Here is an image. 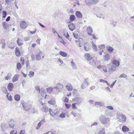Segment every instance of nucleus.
I'll return each mask as SVG.
<instances>
[{
  "mask_svg": "<svg viewBox=\"0 0 134 134\" xmlns=\"http://www.w3.org/2000/svg\"><path fill=\"white\" fill-rule=\"evenodd\" d=\"M106 107L109 109L113 110V107L111 106H107Z\"/></svg>",
  "mask_w": 134,
  "mask_h": 134,
  "instance_id": "e2e57ef3",
  "label": "nucleus"
},
{
  "mask_svg": "<svg viewBox=\"0 0 134 134\" xmlns=\"http://www.w3.org/2000/svg\"><path fill=\"white\" fill-rule=\"evenodd\" d=\"M22 104L23 108L26 111L29 110L32 106L31 104L25 102L22 103Z\"/></svg>",
  "mask_w": 134,
  "mask_h": 134,
  "instance_id": "423d86ee",
  "label": "nucleus"
},
{
  "mask_svg": "<svg viewBox=\"0 0 134 134\" xmlns=\"http://www.w3.org/2000/svg\"><path fill=\"white\" fill-rule=\"evenodd\" d=\"M40 93L41 94H42V93H44L45 92V90L43 88H41V90H40Z\"/></svg>",
  "mask_w": 134,
  "mask_h": 134,
  "instance_id": "13d9d810",
  "label": "nucleus"
},
{
  "mask_svg": "<svg viewBox=\"0 0 134 134\" xmlns=\"http://www.w3.org/2000/svg\"><path fill=\"white\" fill-rule=\"evenodd\" d=\"M57 87H59L60 88L62 89L63 88V86L60 83H58L57 85Z\"/></svg>",
  "mask_w": 134,
  "mask_h": 134,
  "instance_id": "864d4df0",
  "label": "nucleus"
},
{
  "mask_svg": "<svg viewBox=\"0 0 134 134\" xmlns=\"http://www.w3.org/2000/svg\"><path fill=\"white\" fill-rule=\"evenodd\" d=\"M111 64L114 65L109 68V70L110 71H114L115 70L116 67L119 66L120 63L117 60L113 59L111 61Z\"/></svg>",
  "mask_w": 134,
  "mask_h": 134,
  "instance_id": "f257e3e1",
  "label": "nucleus"
},
{
  "mask_svg": "<svg viewBox=\"0 0 134 134\" xmlns=\"http://www.w3.org/2000/svg\"><path fill=\"white\" fill-rule=\"evenodd\" d=\"M65 113H61L60 114L59 117L61 118H64L65 117Z\"/></svg>",
  "mask_w": 134,
  "mask_h": 134,
  "instance_id": "5fc2aeb1",
  "label": "nucleus"
},
{
  "mask_svg": "<svg viewBox=\"0 0 134 134\" xmlns=\"http://www.w3.org/2000/svg\"><path fill=\"white\" fill-rule=\"evenodd\" d=\"M119 78H125L127 79V76L125 74L123 73L121 75L119 76Z\"/></svg>",
  "mask_w": 134,
  "mask_h": 134,
  "instance_id": "a19ab883",
  "label": "nucleus"
},
{
  "mask_svg": "<svg viewBox=\"0 0 134 134\" xmlns=\"http://www.w3.org/2000/svg\"><path fill=\"white\" fill-rule=\"evenodd\" d=\"M21 68V65L20 63H18L17 65V68L18 70H19Z\"/></svg>",
  "mask_w": 134,
  "mask_h": 134,
  "instance_id": "3c124183",
  "label": "nucleus"
},
{
  "mask_svg": "<svg viewBox=\"0 0 134 134\" xmlns=\"http://www.w3.org/2000/svg\"><path fill=\"white\" fill-rule=\"evenodd\" d=\"M118 121L119 122H125L126 120V117L123 114H120L118 115L117 116Z\"/></svg>",
  "mask_w": 134,
  "mask_h": 134,
  "instance_id": "39448f33",
  "label": "nucleus"
},
{
  "mask_svg": "<svg viewBox=\"0 0 134 134\" xmlns=\"http://www.w3.org/2000/svg\"><path fill=\"white\" fill-rule=\"evenodd\" d=\"M84 56L86 59L88 61L91 60L92 58V57L88 53L85 54Z\"/></svg>",
  "mask_w": 134,
  "mask_h": 134,
  "instance_id": "f8f14e48",
  "label": "nucleus"
},
{
  "mask_svg": "<svg viewBox=\"0 0 134 134\" xmlns=\"http://www.w3.org/2000/svg\"><path fill=\"white\" fill-rule=\"evenodd\" d=\"M17 131H16V132H15V131L14 130H13L10 132V134H17Z\"/></svg>",
  "mask_w": 134,
  "mask_h": 134,
  "instance_id": "69168bd1",
  "label": "nucleus"
},
{
  "mask_svg": "<svg viewBox=\"0 0 134 134\" xmlns=\"http://www.w3.org/2000/svg\"><path fill=\"white\" fill-rule=\"evenodd\" d=\"M86 31L87 34H88L89 33H92L93 32L92 28L91 26H90L87 28Z\"/></svg>",
  "mask_w": 134,
  "mask_h": 134,
  "instance_id": "bb28decb",
  "label": "nucleus"
},
{
  "mask_svg": "<svg viewBox=\"0 0 134 134\" xmlns=\"http://www.w3.org/2000/svg\"><path fill=\"white\" fill-rule=\"evenodd\" d=\"M53 89V88L52 87H49L47 88L46 90L48 93H50L52 92Z\"/></svg>",
  "mask_w": 134,
  "mask_h": 134,
  "instance_id": "4c0bfd02",
  "label": "nucleus"
},
{
  "mask_svg": "<svg viewBox=\"0 0 134 134\" xmlns=\"http://www.w3.org/2000/svg\"><path fill=\"white\" fill-rule=\"evenodd\" d=\"M12 76V74L11 73H8V74L7 76L5 77V80H8V79L10 78V77Z\"/></svg>",
  "mask_w": 134,
  "mask_h": 134,
  "instance_id": "58836bf2",
  "label": "nucleus"
},
{
  "mask_svg": "<svg viewBox=\"0 0 134 134\" xmlns=\"http://www.w3.org/2000/svg\"><path fill=\"white\" fill-rule=\"evenodd\" d=\"M43 53L42 51H39L37 53L36 55V58L37 60H40L41 59V57L42 56Z\"/></svg>",
  "mask_w": 134,
  "mask_h": 134,
  "instance_id": "1a4fd4ad",
  "label": "nucleus"
},
{
  "mask_svg": "<svg viewBox=\"0 0 134 134\" xmlns=\"http://www.w3.org/2000/svg\"><path fill=\"white\" fill-rule=\"evenodd\" d=\"M96 15L97 17H98L100 18H102L103 19H105L104 16L103 14H100L98 15Z\"/></svg>",
  "mask_w": 134,
  "mask_h": 134,
  "instance_id": "37998d69",
  "label": "nucleus"
},
{
  "mask_svg": "<svg viewBox=\"0 0 134 134\" xmlns=\"http://www.w3.org/2000/svg\"><path fill=\"white\" fill-rule=\"evenodd\" d=\"M2 13L3 17V18H5L6 17L7 14L6 12L5 11H3Z\"/></svg>",
  "mask_w": 134,
  "mask_h": 134,
  "instance_id": "de8ad7c7",
  "label": "nucleus"
},
{
  "mask_svg": "<svg viewBox=\"0 0 134 134\" xmlns=\"http://www.w3.org/2000/svg\"><path fill=\"white\" fill-rule=\"evenodd\" d=\"M74 100H75V102H76V104H80L82 102V99L79 98H75Z\"/></svg>",
  "mask_w": 134,
  "mask_h": 134,
  "instance_id": "ddd939ff",
  "label": "nucleus"
},
{
  "mask_svg": "<svg viewBox=\"0 0 134 134\" xmlns=\"http://www.w3.org/2000/svg\"><path fill=\"white\" fill-rule=\"evenodd\" d=\"M89 84V78L85 79L81 86V88L82 89H84L86 88Z\"/></svg>",
  "mask_w": 134,
  "mask_h": 134,
  "instance_id": "20e7f679",
  "label": "nucleus"
},
{
  "mask_svg": "<svg viewBox=\"0 0 134 134\" xmlns=\"http://www.w3.org/2000/svg\"><path fill=\"white\" fill-rule=\"evenodd\" d=\"M7 87L8 90L11 91H12V89L13 87V84L12 83H9Z\"/></svg>",
  "mask_w": 134,
  "mask_h": 134,
  "instance_id": "f3484780",
  "label": "nucleus"
},
{
  "mask_svg": "<svg viewBox=\"0 0 134 134\" xmlns=\"http://www.w3.org/2000/svg\"><path fill=\"white\" fill-rule=\"evenodd\" d=\"M99 120L101 124L104 125H107L109 123L110 118L105 115H101L99 118Z\"/></svg>",
  "mask_w": 134,
  "mask_h": 134,
  "instance_id": "f03ea898",
  "label": "nucleus"
},
{
  "mask_svg": "<svg viewBox=\"0 0 134 134\" xmlns=\"http://www.w3.org/2000/svg\"><path fill=\"white\" fill-rule=\"evenodd\" d=\"M122 130L124 132H126L129 131V129L126 126H124L122 127Z\"/></svg>",
  "mask_w": 134,
  "mask_h": 134,
  "instance_id": "dca6fc26",
  "label": "nucleus"
},
{
  "mask_svg": "<svg viewBox=\"0 0 134 134\" xmlns=\"http://www.w3.org/2000/svg\"><path fill=\"white\" fill-rule=\"evenodd\" d=\"M98 134H106L105 131V129L103 128L101 130H100L98 133Z\"/></svg>",
  "mask_w": 134,
  "mask_h": 134,
  "instance_id": "e433bc0d",
  "label": "nucleus"
},
{
  "mask_svg": "<svg viewBox=\"0 0 134 134\" xmlns=\"http://www.w3.org/2000/svg\"><path fill=\"white\" fill-rule=\"evenodd\" d=\"M105 61L108 62L110 60V57L108 54H107L104 56V57Z\"/></svg>",
  "mask_w": 134,
  "mask_h": 134,
  "instance_id": "a878e982",
  "label": "nucleus"
},
{
  "mask_svg": "<svg viewBox=\"0 0 134 134\" xmlns=\"http://www.w3.org/2000/svg\"><path fill=\"white\" fill-rule=\"evenodd\" d=\"M19 75L18 74H15L14 76L13 80L12 81L14 82L17 81L19 79Z\"/></svg>",
  "mask_w": 134,
  "mask_h": 134,
  "instance_id": "5701e85b",
  "label": "nucleus"
},
{
  "mask_svg": "<svg viewBox=\"0 0 134 134\" xmlns=\"http://www.w3.org/2000/svg\"><path fill=\"white\" fill-rule=\"evenodd\" d=\"M106 48L107 51L110 53H111L114 50V49L110 46H107Z\"/></svg>",
  "mask_w": 134,
  "mask_h": 134,
  "instance_id": "4be33fe9",
  "label": "nucleus"
},
{
  "mask_svg": "<svg viewBox=\"0 0 134 134\" xmlns=\"http://www.w3.org/2000/svg\"><path fill=\"white\" fill-rule=\"evenodd\" d=\"M20 27L22 29H25L27 26V24L24 21H23L20 23Z\"/></svg>",
  "mask_w": 134,
  "mask_h": 134,
  "instance_id": "6e6552de",
  "label": "nucleus"
},
{
  "mask_svg": "<svg viewBox=\"0 0 134 134\" xmlns=\"http://www.w3.org/2000/svg\"><path fill=\"white\" fill-rule=\"evenodd\" d=\"M105 46L103 44L101 45H100L98 46L99 48L101 49H103L105 48Z\"/></svg>",
  "mask_w": 134,
  "mask_h": 134,
  "instance_id": "8fccbe9b",
  "label": "nucleus"
},
{
  "mask_svg": "<svg viewBox=\"0 0 134 134\" xmlns=\"http://www.w3.org/2000/svg\"><path fill=\"white\" fill-rule=\"evenodd\" d=\"M75 104H76L75 103H73L72 104V109H77V107H76Z\"/></svg>",
  "mask_w": 134,
  "mask_h": 134,
  "instance_id": "052dcab7",
  "label": "nucleus"
},
{
  "mask_svg": "<svg viewBox=\"0 0 134 134\" xmlns=\"http://www.w3.org/2000/svg\"><path fill=\"white\" fill-rule=\"evenodd\" d=\"M45 122V121L44 120V119H43L40 122H39L38 124L37 127L36 128V129H38L40 128L41 125L43 124Z\"/></svg>",
  "mask_w": 134,
  "mask_h": 134,
  "instance_id": "aec40b11",
  "label": "nucleus"
},
{
  "mask_svg": "<svg viewBox=\"0 0 134 134\" xmlns=\"http://www.w3.org/2000/svg\"><path fill=\"white\" fill-rule=\"evenodd\" d=\"M8 126H6L4 124H3L2 125V130L3 131H4V129H6L8 128Z\"/></svg>",
  "mask_w": 134,
  "mask_h": 134,
  "instance_id": "79ce46f5",
  "label": "nucleus"
},
{
  "mask_svg": "<svg viewBox=\"0 0 134 134\" xmlns=\"http://www.w3.org/2000/svg\"><path fill=\"white\" fill-rule=\"evenodd\" d=\"M1 90L2 91L5 93L7 94L8 91L6 88L4 87H1Z\"/></svg>",
  "mask_w": 134,
  "mask_h": 134,
  "instance_id": "c9c22d12",
  "label": "nucleus"
},
{
  "mask_svg": "<svg viewBox=\"0 0 134 134\" xmlns=\"http://www.w3.org/2000/svg\"><path fill=\"white\" fill-rule=\"evenodd\" d=\"M24 40L25 41H29L30 39L29 37H26L24 38Z\"/></svg>",
  "mask_w": 134,
  "mask_h": 134,
  "instance_id": "338daca9",
  "label": "nucleus"
},
{
  "mask_svg": "<svg viewBox=\"0 0 134 134\" xmlns=\"http://www.w3.org/2000/svg\"><path fill=\"white\" fill-rule=\"evenodd\" d=\"M84 49L86 51H89L91 49L90 46L87 43H86L84 44Z\"/></svg>",
  "mask_w": 134,
  "mask_h": 134,
  "instance_id": "9d476101",
  "label": "nucleus"
},
{
  "mask_svg": "<svg viewBox=\"0 0 134 134\" xmlns=\"http://www.w3.org/2000/svg\"><path fill=\"white\" fill-rule=\"evenodd\" d=\"M35 88L36 90L38 91L39 93H40V87L38 86H35Z\"/></svg>",
  "mask_w": 134,
  "mask_h": 134,
  "instance_id": "603ef678",
  "label": "nucleus"
},
{
  "mask_svg": "<svg viewBox=\"0 0 134 134\" xmlns=\"http://www.w3.org/2000/svg\"><path fill=\"white\" fill-rule=\"evenodd\" d=\"M116 81V80L115 81L113 82L110 85V87L112 88L113 87V86L114 85Z\"/></svg>",
  "mask_w": 134,
  "mask_h": 134,
  "instance_id": "774afa93",
  "label": "nucleus"
},
{
  "mask_svg": "<svg viewBox=\"0 0 134 134\" xmlns=\"http://www.w3.org/2000/svg\"><path fill=\"white\" fill-rule=\"evenodd\" d=\"M7 97L9 100L10 101L12 100V97L11 95H9V94H8L7 95Z\"/></svg>",
  "mask_w": 134,
  "mask_h": 134,
  "instance_id": "09e8293b",
  "label": "nucleus"
},
{
  "mask_svg": "<svg viewBox=\"0 0 134 134\" xmlns=\"http://www.w3.org/2000/svg\"><path fill=\"white\" fill-rule=\"evenodd\" d=\"M95 105L97 107L100 106L103 107L104 106V103L102 102H96L95 103Z\"/></svg>",
  "mask_w": 134,
  "mask_h": 134,
  "instance_id": "9b49d317",
  "label": "nucleus"
},
{
  "mask_svg": "<svg viewBox=\"0 0 134 134\" xmlns=\"http://www.w3.org/2000/svg\"><path fill=\"white\" fill-rule=\"evenodd\" d=\"M34 72L33 71H31L29 72V75L30 77H31L34 76Z\"/></svg>",
  "mask_w": 134,
  "mask_h": 134,
  "instance_id": "49530a36",
  "label": "nucleus"
},
{
  "mask_svg": "<svg viewBox=\"0 0 134 134\" xmlns=\"http://www.w3.org/2000/svg\"><path fill=\"white\" fill-rule=\"evenodd\" d=\"M48 103L49 104L52 105H54L55 104V101L54 100H53L52 99H51L50 101H49L48 102Z\"/></svg>",
  "mask_w": 134,
  "mask_h": 134,
  "instance_id": "ea45409f",
  "label": "nucleus"
},
{
  "mask_svg": "<svg viewBox=\"0 0 134 134\" xmlns=\"http://www.w3.org/2000/svg\"><path fill=\"white\" fill-rule=\"evenodd\" d=\"M14 99L15 100L18 101L20 99V96L19 94L16 95L14 96Z\"/></svg>",
  "mask_w": 134,
  "mask_h": 134,
  "instance_id": "473e14b6",
  "label": "nucleus"
},
{
  "mask_svg": "<svg viewBox=\"0 0 134 134\" xmlns=\"http://www.w3.org/2000/svg\"><path fill=\"white\" fill-rule=\"evenodd\" d=\"M50 134H57L58 132L55 130H52L51 131H49Z\"/></svg>",
  "mask_w": 134,
  "mask_h": 134,
  "instance_id": "c03bdc74",
  "label": "nucleus"
},
{
  "mask_svg": "<svg viewBox=\"0 0 134 134\" xmlns=\"http://www.w3.org/2000/svg\"><path fill=\"white\" fill-rule=\"evenodd\" d=\"M71 65L72 67V68L73 69H76L77 66L75 63L74 62L73 60H72L71 62Z\"/></svg>",
  "mask_w": 134,
  "mask_h": 134,
  "instance_id": "412c9836",
  "label": "nucleus"
},
{
  "mask_svg": "<svg viewBox=\"0 0 134 134\" xmlns=\"http://www.w3.org/2000/svg\"><path fill=\"white\" fill-rule=\"evenodd\" d=\"M73 35L74 37H75V38L77 39L78 38V34L77 33H75V32L73 33Z\"/></svg>",
  "mask_w": 134,
  "mask_h": 134,
  "instance_id": "bf43d9fd",
  "label": "nucleus"
},
{
  "mask_svg": "<svg viewBox=\"0 0 134 134\" xmlns=\"http://www.w3.org/2000/svg\"><path fill=\"white\" fill-rule=\"evenodd\" d=\"M8 123L9 127L10 128L13 129L15 126V121L12 119H10Z\"/></svg>",
  "mask_w": 134,
  "mask_h": 134,
  "instance_id": "0eeeda50",
  "label": "nucleus"
},
{
  "mask_svg": "<svg viewBox=\"0 0 134 134\" xmlns=\"http://www.w3.org/2000/svg\"><path fill=\"white\" fill-rule=\"evenodd\" d=\"M65 105L67 109L69 108L71 106L70 104L66 103H65Z\"/></svg>",
  "mask_w": 134,
  "mask_h": 134,
  "instance_id": "4d7b16f0",
  "label": "nucleus"
},
{
  "mask_svg": "<svg viewBox=\"0 0 134 134\" xmlns=\"http://www.w3.org/2000/svg\"><path fill=\"white\" fill-rule=\"evenodd\" d=\"M67 89L69 91H71L72 89V87L71 85L69 83L66 86Z\"/></svg>",
  "mask_w": 134,
  "mask_h": 134,
  "instance_id": "b1692460",
  "label": "nucleus"
},
{
  "mask_svg": "<svg viewBox=\"0 0 134 134\" xmlns=\"http://www.w3.org/2000/svg\"><path fill=\"white\" fill-rule=\"evenodd\" d=\"M15 53L17 57L20 56L21 55L20 50L18 49L17 47H16L15 48Z\"/></svg>",
  "mask_w": 134,
  "mask_h": 134,
  "instance_id": "6ab92c4d",
  "label": "nucleus"
},
{
  "mask_svg": "<svg viewBox=\"0 0 134 134\" xmlns=\"http://www.w3.org/2000/svg\"><path fill=\"white\" fill-rule=\"evenodd\" d=\"M99 1V0H85L84 2L86 5L90 6L96 4Z\"/></svg>",
  "mask_w": 134,
  "mask_h": 134,
  "instance_id": "7ed1b4c3",
  "label": "nucleus"
},
{
  "mask_svg": "<svg viewBox=\"0 0 134 134\" xmlns=\"http://www.w3.org/2000/svg\"><path fill=\"white\" fill-rule=\"evenodd\" d=\"M20 40L19 38H18L17 41V42L18 45L20 46L22 44V42L21 41H20Z\"/></svg>",
  "mask_w": 134,
  "mask_h": 134,
  "instance_id": "a18cd8bd",
  "label": "nucleus"
},
{
  "mask_svg": "<svg viewBox=\"0 0 134 134\" xmlns=\"http://www.w3.org/2000/svg\"><path fill=\"white\" fill-rule=\"evenodd\" d=\"M5 41L4 40H1L0 42V44H2V48H4L5 46Z\"/></svg>",
  "mask_w": 134,
  "mask_h": 134,
  "instance_id": "7c9ffc66",
  "label": "nucleus"
},
{
  "mask_svg": "<svg viewBox=\"0 0 134 134\" xmlns=\"http://www.w3.org/2000/svg\"><path fill=\"white\" fill-rule=\"evenodd\" d=\"M92 44L93 47V50L95 51H97V49L96 45L93 42H92Z\"/></svg>",
  "mask_w": 134,
  "mask_h": 134,
  "instance_id": "72a5a7b5",
  "label": "nucleus"
},
{
  "mask_svg": "<svg viewBox=\"0 0 134 134\" xmlns=\"http://www.w3.org/2000/svg\"><path fill=\"white\" fill-rule=\"evenodd\" d=\"M49 111L51 115L52 116H53L56 114L57 113L55 111H53L50 108L49 109Z\"/></svg>",
  "mask_w": 134,
  "mask_h": 134,
  "instance_id": "393cba45",
  "label": "nucleus"
},
{
  "mask_svg": "<svg viewBox=\"0 0 134 134\" xmlns=\"http://www.w3.org/2000/svg\"><path fill=\"white\" fill-rule=\"evenodd\" d=\"M90 60V64L93 66H95L96 65L95 62L94 61V59L92 58L91 60Z\"/></svg>",
  "mask_w": 134,
  "mask_h": 134,
  "instance_id": "2f4dec72",
  "label": "nucleus"
},
{
  "mask_svg": "<svg viewBox=\"0 0 134 134\" xmlns=\"http://www.w3.org/2000/svg\"><path fill=\"white\" fill-rule=\"evenodd\" d=\"M75 17L74 15H71L69 19L70 21H73L75 20Z\"/></svg>",
  "mask_w": 134,
  "mask_h": 134,
  "instance_id": "f704fd0d",
  "label": "nucleus"
},
{
  "mask_svg": "<svg viewBox=\"0 0 134 134\" xmlns=\"http://www.w3.org/2000/svg\"><path fill=\"white\" fill-rule=\"evenodd\" d=\"M21 62V64L22 65H23L24 64V59L22 58H21L20 59Z\"/></svg>",
  "mask_w": 134,
  "mask_h": 134,
  "instance_id": "6e6d98bb",
  "label": "nucleus"
},
{
  "mask_svg": "<svg viewBox=\"0 0 134 134\" xmlns=\"http://www.w3.org/2000/svg\"><path fill=\"white\" fill-rule=\"evenodd\" d=\"M68 27L69 28V29L71 31H73L75 28V26L74 24L73 23H71L70 24L68 25Z\"/></svg>",
  "mask_w": 134,
  "mask_h": 134,
  "instance_id": "2eb2a0df",
  "label": "nucleus"
},
{
  "mask_svg": "<svg viewBox=\"0 0 134 134\" xmlns=\"http://www.w3.org/2000/svg\"><path fill=\"white\" fill-rule=\"evenodd\" d=\"M48 107L46 105H44L41 108V110L42 111L45 112H47L48 111Z\"/></svg>",
  "mask_w": 134,
  "mask_h": 134,
  "instance_id": "a211bd4d",
  "label": "nucleus"
},
{
  "mask_svg": "<svg viewBox=\"0 0 134 134\" xmlns=\"http://www.w3.org/2000/svg\"><path fill=\"white\" fill-rule=\"evenodd\" d=\"M64 35L66 37V38L69 40L70 41L71 40V38L69 37V35L67 32H64Z\"/></svg>",
  "mask_w": 134,
  "mask_h": 134,
  "instance_id": "c85d7f7f",
  "label": "nucleus"
},
{
  "mask_svg": "<svg viewBox=\"0 0 134 134\" xmlns=\"http://www.w3.org/2000/svg\"><path fill=\"white\" fill-rule=\"evenodd\" d=\"M59 54L63 57H66L67 56V54L65 52L61 51L59 52Z\"/></svg>",
  "mask_w": 134,
  "mask_h": 134,
  "instance_id": "c756f323",
  "label": "nucleus"
},
{
  "mask_svg": "<svg viewBox=\"0 0 134 134\" xmlns=\"http://www.w3.org/2000/svg\"><path fill=\"white\" fill-rule=\"evenodd\" d=\"M2 24L3 27L4 29H8L9 25L6 22H3Z\"/></svg>",
  "mask_w": 134,
  "mask_h": 134,
  "instance_id": "cd10ccee",
  "label": "nucleus"
},
{
  "mask_svg": "<svg viewBox=\"0 0 134 134\" xmlns=\"http://www.w3.org/2000/svg\"><path fill=\"white\" fill-rule=\"evenodd\" d=\"M57 61L58 62H59L60 63H61V64H62L63 63V61L60 58L58 59Z\"/></svg>",
  "mask_w": 134,
  "mask_h": 134,
  "instance_id": "680f3d73",
  "label": "nucleus"
},
{
  "mask_svg": "<svg viewBox=\"0 0 134 134\" xmlns=\"http://www.w3.org/2000/svg\"><path fill=\"white\" fill-rule=\"evenodd\" d=\"M75 15L78 18H82V15L81 13L79 11H76L75 13Z\"/></svg>",
  "mask_w": 134,
  "mask_h": 134,
  "instance_id": "4468645a",
  "label": "nucleus"
},
{
  "mask_svg": "<svg viewBox=\"0 0 134 134\" xmlns=\"http://www.w3.org/2000/svg\"><path fill=\"white\" fill-rule=\"evenodd\" d=\"M103 70L105 72H107V69L105 66L103 67Z\"/></svg>",
  "mask_w": 134,
  "mask_h": 134,
  "instance_id": "0e129e2a",
  "label": "nucleus"
}]
</instances>
